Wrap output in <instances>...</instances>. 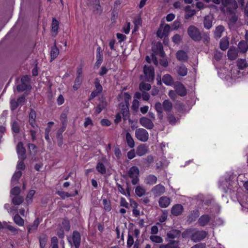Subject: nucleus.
Segmentation results:
<instances>
[{"label": "nucleus", "instance_id": "3c124183", "mask_svg": "<svg viewBox=\"0 0 248 248\" xmlns=\"http://www.w3.org/2000/svg\"><path fill=\"white\" fill-rule=\"evenodd\" d=\"M97 170L101 174H104L106 173V168L104 164L101 162H99L96 165Z\"/></svg>", "mask_w": 248, "mask_h": 248}, {"label": "nucleus", "instance_id": "f8f14e48", "mask_svg": "<svg viewBox=\"0 0 248 248\" xmlns=\"http://www.w3.org/2000/svg\"><path fill=\"white\" fill-rule=\"evenodd\" d=\"M16 151L18 155V158L20 160H24L26 158V150L23 147L22 142H19L16 147Z\"/></svg>", "mask_w": 248, "mask_h": 248}, {"label": "nucleus", "instance_id": "c85d7f7f", "mask_svg": "<svg viewBox=\"0 0 248 248\" xmlns=\"http://www.w3.org/2000/svg\"><path fill=\"white\" fill-rule=\"evenodd\" d=\"M57 193L62 199H64L66 197H74L78 194L77 190H75V193H69L62 191H58Z\"/></svg>", "mask_w": 248, "mask_h": 248}, {"label": "nucleus", "instance_id": "b1692460", "mask_svg": "<svg viewBox=\"0 0 248 248\" xmlns=\"http://www.w3.org/2000/svg\"><path fill=\"white\" fill-rule=\"evenodd\" d=\"M157 180V177L155 175L150 174L145 178L144 183L147 185H153L156 183Z\"/></svg>", "mask_w": 248, "mask_h": 248}, {"label": "nucleus", "instance_id": "4be33fe9", "mask_svg": "<svg viewBox=\"0 0 248 248\" xmlns=\"http://www.w3.org/2000/svg\"><path fill=\"white\" fill-rule=\"evenodd\" d=\"M158 202L161 207L166 208L170 204V200L167 197L163 196L159 199Z\"/></svg>", "mask_w": 248, "mask_h": 248}, {"label": "nucleus", "instance_id": "0e129e2a", "mask_svg": "<svg viewBox=\"0 0 248 248\" xmlns=\"http://www.w3.org/2000/svg\"><path fill=\"white\" fill-rule=\"evenodd\" d=\"M95 86L96 88L95 91H98V92L101 93L102 91V87L100 85L98 79H96L95 81Z\"/></svg>", "mask_w": 248, "mask_h": 248}, {"label": "nucleus", "instance_id": "f704fd0d", "mask_svg": "<svg viewBox=\"0 0 248 248\" xmlns=\"http://www.w3.org/2000/svg\"><path fill=\"white\" fill-rule=\"evenodd\" d=\"M204 26L207 29H210L212 26V17L211 16H207L204 19Z\"/></svg>", "mask_w": 248, "mask_h": 248}, {"label": "nucleus", "instance_id": "a18cd8bd", "mask_svg": "<svg viewBox=\"0 0 248 248\" xmlns=\"http://www.w3.org/2000/svg\"><path fill=\"white\" fill-rule=\"evenodd\" d=\"M131 205L133 206V215L135 217H138L140 215V211L137 209L138 204L135 201L131 202Z\"/></svg>", "mask_w": 248, "mask_h": 248}, {"label": "nucleus", "instance_id": "13d9d810", "mask_svg": "<svg viewBox=\"0 0 248 248\" xmlns=\"http://www.w3.org/2000/svg\"><path fill=\"white\" fill-rule=\"evenodd\" d=\"M131 24L130 22H126L123 28V31L125 34H128L130 30Z\"/></svg>", "mask_w": 248, "mask_h": 248}, {"label": "nucleus", "instance_id": "a19ab883", "mask_svg": "<svg viewBox=\"0 0 248 248\" xmlns=\"http://www.w3.org/2000/svg\"><path fill=\"white\" fill-rule=\"evenodd\" d=\"M224 31V28L222 26H218L216 27L214 31L215 37L217 38H219L222 36V33Z\"/></svg>", "mask_w": 248, "mask_h": 248}, {"label": "nucleus", "instance_id": "864d4df0", "mask_svg": "<svg viewBox=\"0 0 248 248\" xmlns=\"http://www.w3.org/2000/svg\"><path fill=\"white\" fill-rule=\"evenodd\" d=\"M140 89L141 91H149L151 89V86L150 84L142 82L140 84Z\"/></svg>", "mask_w": 248, "mask_h": 248}, {"label": "nucleus", "instance_id": "6ab92c4d", "mask_svg": "<svg viewBox=\"0 0 248 248\" xmlns=\"http://www.w3.org/2000/svg\"><path fill=\"white\" fill-rule=\"evenodd\" d=\"M36 118V114L35 111L31 109L29 114V123L30 125L34 128L38 127L36 122L35 119Z\"/></svg>", "mask_w": 248, "mask_h": 248}, {"label": "nucleus", "instance_id": "0eeeda50", "mask_svg": "<svg viewBox=\"0 0 248 248\" xmlns=\"http://www.w3.org/2000/svg\"><path fill=\"white\" fill-rule=\"evenodd\" d=\"M88 5L96 14H100L102 11L99 0H88Z\"/></svg>", "mask_w": 248, "mask_h": 248}, {"label": "nucleus", "instance_id": "69168bd1", "mask_svg": "<svg viewBox=\"0 0 248 248\" xmlns=\"http://www.w3.org/2000/svg\"><path fill=\"white\" fill-rule=\"evenodd\" d=\"M120 203L121 206L124 207L125 208L128 207L129 203L127 202L126 200L123 197L121 198Z\"/></svg>", "mask_w": 248, "mask_h": 248}, {"label": "nucleus", "instance_id": "58836bf2", "mask_svg": "<svg viewBox=\"0 0 248 248\" xmlns=\"http://www.w3.org/2000/svg\"><path fill=\"white\" fill-rule=\"evenodd\" d=\"M135 193L138 197H141L145 195L146 189L144 187L141 186H138L135 188Z\"/></svg>", "mask_w": 248, "mask_h": 248}, {"label": "nucleus", "instance_id": "aec40b11", "mask_svg": "<svg viewBox=\"0 0 248 248\" xmlns=\"http://www.w3.org/2000/svg\"><path fill=\"white\" fill-rule=\"evenodd\" d=\"M176 70L177 74L181 77H185L187 74L188 69L184 64L178 65L176 67Z\"/></svg>", "mask_w": 248, "mask_h": 248}, {"label": "nucleus", "instance_id": "2f4dec72", "mask_svg": "<svg viewBox=\"0 0 248 248\" xmlns=\"http://www.w3.org/2000/svg\"><path fill=\"white\" fill-rule=\"evenodd\" d=\"M180 235V232L177 230H172L168 232L167 233L168 238L174 239L179 237Z\"/></svg>", "mask_w": 248, "mask_h": 248}, {"label": "nucleus", "instance_id": "c756f323", "mask_svg": "<svg viewBox=\"0 0 248 248\" xmlns=\"http://www.w3.org/2000/svg\"><path fill=\"white\" fill-rule=\"evenodd\" d=\"M155 109L156 110L159 118L162 119L163 118V105L160 102H157L155 105Z\"/></svg>", "mask_w": 248, "mask_h": 248}, {"label": "nucleus", "instance_id": "de8ad7c7", "mask_svg": "<svg viewBox=\"0 0 248 248\" xmlns=\"http://www.w3.org/2000/svg\"><path fill=\"white\" fill-rule=\"evenodd\" d=\"M12 202L15 205H19L23 202V198L20 196H15L12 198Z\"/></svg>", "mask_w": 248, "mask_h": 248}, {"label": "nucleus", "instance_id": "37998d69", "mask_svg": "<svg viewBox=\"0 0 248 248\" xmlns=\"http://www.w3.org/2000/svg\"><path fill=\"white\" fill-rule=\"evenodd\" d=\"M106 106L107 102L104 100H102L95 108V113L97 114L100 113L101 111L106 108Z\"/></svg>", "mask_w": 248, "mask_h": 248}, {"label": "nucleus", "instance_id": "774afa93", "mask_svg": "<svg viewBox=\"0 0 248 248\" xmlns=\"http://www.w3.org/2000/svg\"><path fill=\"white\" fill-rule=\"evenodd\" d=\"M24 160H21L18 162L16 168L18 170H23L25 169V166L23 162Z\"/></svg>", "mask_w": 248, "mask_h": 248}, {"label": "nucleus", "instance_id": "c9c22d12", "mask_svg": "<svg viewBox=\"0 0 248 248\" xmlns=\"http://www.w3.org/2000/svg\"><path fill=\"white\" fill-rule=\"evenodd\" d=\"M237 65L239 69H244L248 67V63L246 59H239L237 61Z\"/></svg>", "mask_w": 248, "mask_h": 248}, {"label": "nucleus", "instance_id": "6e6552de", "mask_svg": "<svg viewBox=\"0 0 248 248\" xmlns=\"http://www.w3.org/2000/svg\"><path fill=\"white\" fill-rule=\"evenodd\" d=\"M77 77L73 86L75 90H77L80 86L83 80L82 69L81 67H78L77 70Z\"/></svg>", "mask_w": 248, "mask_h": 248}, {"label": "nucleus", "instance_id": "e2e57ef3", "mask_svg": "<svg viewBox=\"0 0 248 248\" xmlns=\"http://www.w3.org/2000/svg\"><path fill=\"white\" fill-rule=\"evenodd\" d=\"M182 40V38L179 34H176L172 38V40L175 44H179Z\"/></svg>", "mask_w": 248, "mask_h": 248}, {"label": "nucleus", "instance_id": "f3484780", "mask_svg": "<svg viewBox=\"0 0 248 248\" xmlns=\"http://www.w3.org/2000/svg\"><path fill=\"white\" fill-rule=\"evenodd\" d=\"M183 211V206L180 204H176L173 205L171 209V214L175 216L180 215Z\"/></svg>", "mask_w": 248, "mask_h": 248}, {"label": "nucleus", "instance_id": "49530a36", "mask_svg": "<svg viewBox=\"0 0 248 248\" xmlns=\"http://www.w3.org/2000/svg\"><path fill=\"white\" fill-rule=\"evenodd\" d=\"M22 175V172L20 171L16 172L12 177L11 180V183L13 185H16L18 179L20 178Z\"/></svg>", "mask_w": 248, "mask_h": 248}, {"label": "nucleus", "instance_id": "20e7f679", "mask_svg": "<svg viewBox=\"0 0 248 248\" xmlns=\"http://www.w3.org/2000/svg\"><path fill=\"white\" fill-rule=\"evenodd\" d=\"M170 30V26L165 24L164 22L162 21L156 32L157 36L160 38H166L168 36Z\"/></svg>", "mask_w": 248, "mask_h": 248}, {"label": "nucleus", "instance_id": "cd10ccee", "mask_svg": "<svg viewBox=\"0 0 248 248\" xmlns=\"http://www.w3.org/2000/svg\"><path fill=\"white\" fill-rule=\"evenodd\" d=\"M103 61V56L101 52V47H98L96 50V62H95V66L98 67L101 64Z\"/></svg>", "mask_w": 248, "mask_h": 248}, {"label": "nucleus", "instance_id": "79ce46f5", "mask_svg": "<svg viewBox=\"0 0 248 248\" xmlns=\"http://www.w3.org/2000/svg\"><path fill=\"white\" fill-rule=\"evenodd\" d=\"M229 45V41L227 38H223L220 42V48L222 50H226Z\"/></svg>", "mask_w": 248, "mask_h": 248}, {"label": "nucleus", "instance_id": "c03bdc74", "mask_svg": "<svg viewBox=\"0 0 248 248\" xmlns=\"http://www.w3.org/2000/svg\"><path fill=\"white\" fill-rule=\"evenodd\" d=\"M155 53L159 55L161 57H163L164 55V52L163 51V46L161 43L158 42L156 45V50Z\"/></svg>", "mask_w": 248, "mask_h": 248}, {"label": "nucleus", "instance_id": "9d476101", "mask_svg": "<svg viewBox=\"0 0 248 248\" xmlns=\"http://www.w3.org/2000/svg\"><path fill=\"white\" fill-rule=\"evenodd\" d=\"M140 124L145 128L151 129L154 127V124L152 120L146 117H143L140 119Z\"/></svg>", "mask_w": 248, "mask_h": 248}, {"label": "nucleus", "instance_id": "72a5a7b5", "mask_svg": "<svg viewBox=\"0 0 248 248\" xmlns=\"http://www.w3.org/2000/svg\"><path fill=\"white\" fill-rule=\"evenodd\" d=\"M162 81L167 85H171L173 83L172 77L169 74H166L162 78Z\"/></svg>", "mask_w": 248, "mask_h": 248}, {"label": "nucleus", "instance_id": "2eb2a0df", "mask_svg": "<svg viewBox=\"0 0 248 248\" xmlns=\"http://www.w3.org/2000/svg\"><path fill=\"white\" fill-rule=\"evenodd\" d=\"M228 16L229 24L234 25L238 19V16L235 13V11H229L225 13Z\"/></svg>", "mask_w": 248, "mask_h": 248}, {"label": "nucleus", "instance_id": "bb28decb", "mask_svg": "<svg viewBox=\"0 0 248 248\" xmlns=\"http://www.w3.org/2000/svg\"><path fill=\"white\" fill-rule=\"evenodd\" d=\"M238 48L240 52L245 53L248 50L247 43L244 41H240L238 45Z\"/></svg>", "mask_w": 248, "mask_h": 248}, {"label": "nucleus", "instance_id": "9b49d317", "mask_svg": "<svg viewBox=\"0 0 248 248\" xmlns=\"http://www.w3.org/2000/svg\"><path fill=\"white\" fill-rule=\"evenodd\" d=\"M154 195L158 197L165 192V187L161 184H158L153 187L151 190Z\"/></svg>", "mask_w": 248, "mask_h": 248}, {"label": "nucleus", "instance_id": "5701e85b", "mask_svg": "<svg viewBox=\"0 0 248 248\" xmlns=\"http://www.w3.org/2000/svg\"><path fill=\"white\" fill-rule=\"evenodd\" d=\"M59 28V22L55 18H53L51 24V31L54 36H56L58 33Z\"/></svg>", "mask_w": 248, "mask_h": 248}, {"label": "nucleus", "instance_id": "5fc2aeb1", "mask_svg": "<svg viewBox=\"0 0 248 248\" xmlns=\"http://www.w3.org/2000/svg\"><path fill=\"white\" fill-rule=\"evenodd\" d=\"M34 194H35V191L33 190H31L28 192V193L27 195V197L26 198V202L28 203H30L31 202L32 197H33V195H34Z\"/></svg>", "mask_w": 248, "mask_h": 248}, {"label": "nucleus", "instance_id": "680f3d73", "mask_svg": "<svg viewBox=\"0 0 248 248\" xmlns=\"http://www.w3.org/2000/svg\"><path fill=\"white\" fill-rule=\"evenodd\" d=\"M62 228L66 231H69L70 230V225L68 221L67 220H64L62 222Z\"/></svg>", "mask_w": 248, "mask_h": 248}, {"label": "nucleus", "instance_id": "603ef678", "mask_svg": "<svg viewBox=\"0 0 248 248\" xmlns=\"http://www.w3.org/2000/svg\"><path fill=\"white\" fill-rule=\"evenodd\" d=\"M150 240L154 243H161L163 242V239L159 236L158 235H151L150 237Z\"/></svg>", "mask_w": 248, "mask_h": 248}, {"label": "nucleus", "instance_id": "338daca9", "mask_svg": "<svg viewBox=\"0 0 248 248\" xmlns=\"http://www.w3.org/2000/svg\"><path fill=\"white\" fill-rule=\"evenodd\" d=\"M46 240L47 238L46 236H44L40 238L39 241L41 248H44L45 247Z\"/></svg>", "mask_w": 248, "mask_h": 248}, {"label": "nucleus", "instance_id": "1a4fd4ad", "mask_svg": "<svg viewBox=\"0 0 248 248\" xmlns=\"http://www.w3.org/2000/svg\"><path fill=\"white\" fill-rule=\"evenodd\" d=\"M144 74L148 80H153L154 78V69L152 66L145 65L143 68Z\"/></svg>", "mask_w": 248, "mask_h": 248}, {"label": "nucleus", "instance_id": "39448f33", "mask_svg": "<svg viewBox=\"0 0 248 248\" xmlns=\"http://www.w3.org/2000/svg\"><path fill=\"white\" fill-rule=\"evenodd\" d=\"M135 137L140 141L146 142L148 140V132L143 128H138L135 131Z\"/></svg>", "mask_w": 248, "mask_h": 248}, {"label": "nucleus", "instance_id": "e433bc0d", "mask_svg": "<svg viewBox=\"0 0 248 248\" xmlns=\"http://www.w3.org/2000/svg\"><path fill=\"white\" fill-rule=\"evenodd\" d=\"M121 112L123 114V119L124 120H126L129 118V109L127 104L125 105H123L121 108Z\"/></svg>", "mask_w": 248, "mask_h": 248}, {"label": "nucleus", "instance_id": "ea45409f", "mask_svg": "<svg viewBox=\"0 0 248 248\" xmlns=\"http://www.w3.org/2000/svg\"><path fill=\"white\" fill-rule=\"evenodd\" d=\"M59 54V50L56 46L55 43L54 46L52 47L50 51V56L51 61L54 60L58 56Z\"/></svg>", "mask_w": 248, "mask_h": 248}, {"label": "nucleus", "instance_id": "393cba45", "mask_svg": "<svg viewBox=\"0 0 248 248\" xmlns=\"http://www.w3.org/2000/svg\"><path fill=\"white\" fill-rule=\"evenodd\" d=\"M185 19H188L193 16L196 14V11L191 8L190 6H187L185 8Z\"/></svg>", "mask_w": 248, "mask_h": 248}, {"label": "nucleus", "instance_id": "7c9ffc66", "mask_svg": "<svg viewBox=\"0 0 248 248\" xmlns=\"http://www.w3.org/2000/svg\"><path fill=\"white\" fill-rule=\"evenodd\" d=\"M163 109L164 111L169 113L172 109V104L169 100H165L162 103Z\"/></svg>", "mask_w": 248, "mask_h": 248}, {"label": "nucleus", "instance_id": "4468645a", "mask_svg": "<svg viewBox=\"0 0 248 248\" xmlns=\"http://www.w3.org/2000/svg\"><path fill=\"white\" fill-rule=\"evenodd\" d=\"M175 91L181 96H184L186 94V91L184 85L180 82L176 83L174 86Z\"/></svg>", "mask_w": 248, "mask_h": 248}, {"label": "nucleus", "instance_id": "f257e3e1", "mask_svg": "<svg viewBox=\"0 0 248 248\" xmlns=\"http://www.w3.org/2000/svg\"><path fill=\"white\" fill-rule=\"evenodd\" d=\"M238 6L235 0H221V11L224 13L236 11Z\"/></svg>", "mask_w": 248, "mask_h": 248}, {"label": "nucleus", "instance_id": "ddd939ff", "mask_svg": "<svg viewBox=\"0 0 248 248\" xmlns=\"http://www.w3.org/2000/svg\"><path fill=\"white\" fill-rule=\"evenodd\" d=\"M148 151V146L145 144H141L137 147L136 154L139 156H141L145 155Z\"/></svg>", "mask_w": 248, "mask_h": 248}, {"label": "nucleus", "instance_id": "412c9836", "mask_svg": "<svg viewBox=\"0 0 248 248\" xmlns=\"http://www.w3.org/2000/svg\"><path fill=\"white\" fill-rule=\"evenodd\" d=\"M176 57L177 60L182 62H186L188 56L184 50H179L176 52Z\"/></svg>", "mask_w": 248, "mask_h": 248}, {"label": "nucleus", "instance_id": "6e6d98bb", "mask_svg": "<svg viewBox=\"0 0 248 248\" xmlns=\"http://www.w3.org/2000/svg\"><path fill=\"white\" fill-rule=\"evenodd\" d=\"M167 119L169 123L172 125L175 124L176 123V120L175 117L172 114H168Z\"/></svg>", "mask_w": 248, "mask_h": 248}, {"label": "nucleus", "instance_id": "a878e982", "mask_svg": "<svg viewBox=\"0 0 248 248\" xmlns=\"http://www.w3.org/2000/svg\"><path fill=\"white\" fill-rule=\"evenodd\" d=\"M210 217L208 215H204L202 216L198 220L199 224L202 226L206 225L209 222Z\"/></svg>", "mask_w": 248, "mask_h": 248}, {"label": "nucleus", "instance_id": "bf43d9fd", "mask_svg": "<svg viewBox=\"0 0 248 248\" xmlns=\"http://www.w3.org/2000/svg\"><path fill=\"white\" fill-rule=\"evenodd\" d=\"M19 124L16 122H13L12 123V130L15 133H18L19 132Z\"/></svg>", "mask_w": 248, "mask_h": 248}, {"label": "nucleus", "instance_id": "f03ea898", "mask_svg": "<svg viewBox=\"0 0 248 248\" xmlns=\"http://www.w3.org/2000/svg\"><path fill=\"white\" fill-rule=\"evenodd\" d=\"M140 170L136 166L131 167L128 171V176L131 179V183L133 185H136L139 182Z\"/></svg>", "mask_w": 248, "mask_h": 248}, {"label": "nucleus", "instance_id": "7ed1b4c3", "mask_svg": "<svg viewBox=\"0 0 248 248\" xmlns=\"http://www.w3.org/2000/svg\"><path fill=\"white\" fill-rule=\"evenodd\" d=\"M187 33L194 41L198 42L201 39V33L199 29L193 25L190 26L187 29Z\"/></svg>", "mask_w": 248, "mask_h": 248}, {"label": "nucleus", "instance_id": "473e14b6", "mask_svg": "<svg viewBox=\"0 0 248 248\" xmlns=\"http://www.w3.org/2000/svg\"><path fill=\"white\" fill-rule=\"evenodd\" d=\"M40 221L38 218H36L31 225H29L28 227V232L31 233L36 231L38 228Z\"/></svg>", "mask_w": 248, "mask_h": 248}, {"label": "nucleus", "instance_id": "052dcab7", "mask_svg": "<svg viewBox=\"0 0 248 248\" xmlns=\"http://www.w3.org/2000/svg\"><path fill=\"white\" fill-rule=\"evenodd\" d=\"M168 217V213L166 211H163L162 214L159 217V221L161 223L165 222Z\"/></svg>", "mask_w": 248, "mask_h": 248}, {"label": "nucleus", "instance_id": "4c0bfd02", "mask_svg": "<svg viewBox=\"0 0 248 248\" xmlns=\"http://www.w3.org/2000/svg\"><path fill=\"white\" fill-rule=\"evenodd\" d=\"M125 138L128 146L130 148H133L135 146V142L131 134L129 132L126 133Z\"/></svg>", "mask_w": 248, "mask_h": 248}, {"label": "nucleus", "instance_id": "4d7b16f0", "mask_svg": "<svg viewBox=\"0 0 248 248\" xmlns=\"http://www.w3.org/2000/svg\"><path fill=\"white\" fill-rule=\"evenodd\" d=\"M20 193V188L19 187H14L11 190V194L14 196H18Z\"/></svg>", "mask_w": 248, "mask_h": 248}, {"label": "nucleus", "instance_id": "09e8293b", "mask_svg": "<svg viewBox=\"0 0 248 248\" xmlns=\"http://www.w3.org/2000/svg\"><path fill=\"white\" fill-rule=\"evenodd\" d=\"M14 220L18 226H23L24 225V220L17 214L14 217Z\"/></svg>", "mask_w": 248, "mask_h": 248}, {"label": "nucleus", "instance_id": "a211bd4d", "mask_svg": "<svg viewBox=\"0 0 248 248\" xmlns=\"http://www.w3.org/2000/svg\"><path fill=\"white\" fill-rule=\"evenodd\" d=\"M72 240L76 248H78L80 243L81 236L78 231H74L72 235Z\"/></svg>", "mask_w": 248, "mask_h": 248}, {"label": "nucleus", "instance_id": "dca6fc26", "mask_svg": "<svg viewBox=\"0 0 248 248\" xmlns=\"http://www.w3.org/2000/svg\"><path fill=\"white\" fill-rule=\"evenodd\" d=\"M227 55L230 60H234L238 55V50L235 47H231L228 51Z\"/></svg>", "mask_w": 248, "mask_h": 248}, {"label": "nucleus", "instance_id": "8fccbe9b", "mask_svg": "<svg viewBox=\"0 0 248 248\" xmlns=\"http://www.w3.org/2000/svg\"><path fill=\"white\" fill-rule=\"evenodd\" d=\"M102 202L105 211L107 212L110 211L111 209V206L110 201L107 200L106 199H104L103 200Z\"/></svg>", "mask_w": 248, "mask_h": 248}, {"label": "nucleus", "instance_id": "423d86ee", "mask_svg": "<svg viewBox=\"0 0 248 248\" xmlns=\"http://www.w3.org/2000/svg\"><path fill=\"white\" fill-rule=\"evenodd\" d=\"M206 235L207 233L205 231L194 230L191 234V239L193 242H197L205 238Z\"/></svg>", "mask_w": 248, "mask_h": 248}]
</instances>
